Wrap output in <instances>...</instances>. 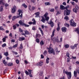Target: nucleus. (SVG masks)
Returning <instances> with one entry per match:
<instances>
[{"label": "nucleus", "instance_id": "79ce46f5", "mask_svg": "<svg viewBox=\"0 0 79 79\" xmlns=\"http://www.w3.org/2000/svg\"><path fill=\"white\" fill-rule=\"evenodd\" d=\"M25 73H26V74H27V76L29 75V72H28L27 70H26L25 71Z\"/></svg>", "mask_w": 79, "mask_h": 79}, {"label": "nucleus", "instance_id": "ea45409f", "mask_svg": "<svg viewBox=\"0 0 79 79\" xmlns=\"http://www.w3.org/2000/svg\"><path fill=\"white\" fill-rule=\"evenodd\" d=\"M13 29H14V30H15L16 28V25H15L13 26Z\"/></svg>", "mask_w": 79, "mask_h": 79}, {"label": "nucleus", "instance_id": "6e6d98bb", "mask_svg": "<svg viewBox=\"0 0 79 79\" xmlns=\"http://www.w3.org/2000/svg\"><path fill=\"white\" fill-rule=\"evenodd\" d=\"M19 31L20 32H23V30L22 29L20 28H19Z\"/></svg>", "mask_w": 79, "mask_h": 79}, {"label": "nucleus", "instance_id": "c03bdc74", "mask_svg": "<svg viewBox=\"0 0 79 79\" xmlns=\"http://www.w3.org/2000/svg\"><path fill=\"white\" fill-rule=\"evenodd\" d=\"M8 66H13V63H9L8 64Z\"/></svg>", "mask_w": 79, "mask_h": 79}, {"label": "nucleus", "instance_id": "6ab92c4d", "mask_svg": "<svg viewBox=\"0 0 79 79\" xmlns=\"http://www.w3.org/2000/svg\"><path fill=\"white\" fill-rule=\"evenodd\" d=\"M50 60V59L48 58H47L46 60V63H47V64H48V63H49V60Z\"/></svg>", "mask_w": 79, "mask_h": 79}, {"label": "nucleus", "instance_id": "39448f33", "mask_svg": "<svg viewBox=\"0 0 79 79\" xmlns=\"http://www.w3.org/2000/svg\"><path fill=\"white\" fill-rule=\"evenodd\" d=\"M19 23L20 24V25H22V26H24L25 27H29V25H27L23 22L22 20H20L19 21Z\"/></svg>", "mask_w": 79, "mask_h": 79}, {"label": "nucleus", "instance_id": "dca6fc26", "mask_svg": "<svg viewBox=\"0 0 79 79\" xmlns=\"http://www.w3.org/2000/svg\"><path fill=\"white\" fill-rule=\"evenodd\" d=\"M39 29L41 33L42 34V35H44V33L43 32V31L42 30V28L41 27H39Z\"/></svg>", "mask_w": 79, "mask_h": 79}, {"label": "nucleus", "instance_id": "e2e57ef3", "mask_svg": "<svg viewBox=\"0 0 79 79\" xmlns=\"http://www.w3.org/2000/svg\"><path fill=\"white\" fill-rule=\"evenodd\" d=\"M29 75L30 77H32V75L31 73H29Z\"/></svg>", "mask_w": 79, "mask_h": 79}, {"label": "nucleus", "instance_id": "72a5a7b5", "mask_svg": "<svg viewBox=\"0 0 79 79\" xmlns=\"http://www.w3.org/2000/svg\"><path fill=\"white\" fill-rule=\"evenodd\" d=\"M64 19H66V20H69V18L67 16H65L64 18Z\"/></svg>", "mask_w": 79, "mask_h": 79}, {"label": "nucleus", "instance_id": "6e6552de", "mask_svg": "<svg viewBox=\"0 0 79 79\" xmlns=\"http://www.w3.org/2000/svg\"><path fill=\"white\" fill-rule=\"evenodd\" d=\"M16 7L14 6L12 8V13H15V11H16Z\"/></svg>", "mask_w": 79, "mask_h": 79}, {"label": "nucleus", "instance_id": "8fccbe9b", "mask_svg": "<svg viewBox=\"0 0 79 79\" xmlns=\"http://www.w3.org/2000/svg\"><path fill=\"white\" fill-rule=\"evenodd\" d=\"M69 58H67V62L68 63V62H69L70 61V60H69Z\"/></svg>", "mask_w": 79, "mask_h": 79}, {"label": "nucleus", "instance_id": "5fc2aeb1", "mask_svg": "<svg viewBox=\"0 0 79 79\" xmlns=\"http://www.w3.org/2000/svg\"><path fill=\"white\" fill-rule=\"evenodd\" d=\"M16 63L17 64H19V60H16Z\"/></svg>", "mask_w": 79, "mask_h": 79}, {"label": "nucleus", "instance_id": "7ed1b4c3", "mask_svg": "<svg viewBox=\"0 0 79 79\" xmlns=\"http://www.w3.org/2000/svg\"><path fill=\"white\" fill-rule=\"evenodd\" d=\"M48 52L49 54H52V53L53 55H55V50L53 48L50 47L48 48Z\"/></svg>", "mask_w": 79, "mask_h": 79}, {"label": "nucleus", "instance_id": "052dcab7", "mask_svg": "<svg viewBox=\"0 0 79 79\" xmlns=\"http://www.w3.org/2000/svg\"><path fill=\"white\" fill-rule=\"evenodd\" d=\"M75 8L76 10H79V7H78V6H75Z\"/></svg>", "mask_w": 79, "mask_h": 79}, {"label": "nucleus", "instance_id": "aec40b11", "mask_svg": "<svg viewBox=\"0 0 79 79\" xmlns=\"http://www.w3.org/2000/svg\"><path fill=\"white\" fill-rule=\"evenodd\" d=\"M74 76H75V77H77V72H76L75 71H74Z\"/></svg>", "mask_w": 79, "mask_h": 79}, {"label": "nucleus", "instance_id": "338daca9", "mask_svg": "<svg viewBox=\"0 0 79 79\" xmlns=\"http://www.w3.org/2000/svg\"><path fill=\"white\" fill-rule=\"evenodd\" d=\"M11 17H12V15H10L9 16V19H11Z\"/></svg>", "mask_w": 79, "mask_h": 79}, {"label": "nucleus", "instance_id": "e433bc0d", "mask_svg": "<svg viewBox=\"0 0 79 79\" xmlns=\"http://www.w3.org/2000/svg\"><path fill=\"white\" fill-rule=\"evenodd\" d=\"M35 9V7L34 6H32L31 7V10H34Z\"/></svg>", "mask_w": 79, "mask_h": 79}, {"label": "nucleus", "instance_id": "5701e85b", "mask_svg": "<svg viewBox=\"0 0 79 79\" xmlns=\"http://www.w3.org/2000/svg\"><path fill=\"white\" fill-rule=\"evenodd\" d=\"M16 18H18V17H16L15 16H14L12 18V21H15V20Z\"/></svg>", "mask_w": 79, "mask_h": 79}, {"label": "nucleus", "instance_id": "b1692460", "mask_svg": "<svg viewBox=\"0 0 79 79\" xmlns=\"http://www.w3.org/2000/svg\"><path fill=\"white\" fill-rule=\"evenodd\" d=\"M18 44L17 43V44L14 45L13 46V48H16L17 47V46H18Z\"/></svg>", "mask_w": 79, "mask_h": 79}, {"label": "nucleus", "instance_id": "0eeeda50", "mask_svg": "<svg viewBox=\"0 0 79 79\" xmlns=\"http://www.w3.org/2000/svg\"><path fill=\"white\" fill-rule=\"evenodd\" d=\"M32 21H33V22H29L28 23L29 24H35L36 23V21L34 19H33Z\"/></svg>", "mask_w": 79, "mask_h": 79}, {"label": "nucleus", "instance_id": "2eb2a0df", "mask_svg": "<svg viewBox=\"0 0 79 79\" xmlns=\"http://www.w3.org/2000/svg\"><path fill=\"white\" fill-rule=\"evenodd\" d=\"M24 32L26 35H29L30 34L29 32V31H27V30H24Z\"/></svg>", "mask_w": 79, "mask_h": 79}, {"label": "nucleus", "instance_id": "f8f14e48", "mask_svg": "<svg viewBox=\"0 0 79 79\" xmlns=\"http://www.w3.org/2000/svg\"><path fill=\"white\" fill-rule=\"evenodd\" d=\"M35 15H36L35 17L36 18H38L40 15V13L39 12H37L35 13Z\"/></svg>", "mask_w": 79, "mask_h": 79}, {"label": "nucleus", "instance_id": "ddd939ff", "mask_svg": "<svg viewBox=\"0 0 79 79\" xmlns=\"http://www.w3.org/2000/svg\"><path fill=\"white\" fill-rule=\"evenodd\" d=\"M48 23L49 24L51 25L52 27H53V26H54V24H53V22L50 21V23Z\"/></svg>", "mask_w": 79, "mask_h": 79}, {"label": "nucleus", "instance_id": "9b49d317", "mask_svg": "<svg viewBox=\"0 0 79 79\" xmlns=\"http://www.w3.org/2000/svg\"><path fill=\"white\" fill-rule=\"evenodd\" d=\"M61 29L62 32H66V30H67V29L65 27H62Z\"/></svg>", "mask_w": 79, "mask_h": 79}, {"label": "nucleus", "instance_id": "603ef678", "mask_svg": "<svg viewBox=\"0 0 79 79\" xmlns=\"http://www.w3.org/2000/svg\"><path fill=\"white\" fill-rule=\"evenodd\" d=\"M54 10H55L54 9H52L50 10V11H51V12H53V11H54Z\"/></svg>", "mask_w": 79, "mask_h": 79}, {"label": "nucleus", "instance_id": "de8ad7c7", "mask_svg": "<svg viewBox=\"0 0 79 79\" xmlns=\"http://www.w3.org/2000/svg\"><path fill=\"white\" fill-rule=\"evenodd\" d=\"M20 49H23V45H22V44H20Z\"/></svg>", "mask_w": 79, "mask_h": 79}, {"label": "nucleus", "instance_id": "f03ea898", "mask_svg": "<svg viewBox=\"0 0 79 79\" xmlns=\"http://www.w3.org/2000/svg\"><path fill=\"white\" fill-rule=\"evenodd\" d=\"M63 73L64 74H66L68 78V79H71V72H68V70L64 69L63 72Z\"/></svg>", "mask_w": 79, "mask_h": 79}, {"label": "nucleus", "instance_id": "f257e3e1", "mask_svg": "<svg viewBox=\"0 0 79 79\" xmlns=\"http://www.w3.org/2000/svg\"><path fill=\"white\" fill-rule=\"evenodd\" d=\"M55 29H54L53 30V31L52 32V34L51 36V40H53V41H55V42L58 43L59 42V40H58V37H57V38H53V39L52 38V37H53L55 35V34H55Z\"/></svg>", "mask_w": 79, "mask_h": 79}, {"label": "nucleus", "instance_id": "680f3d73", "mask_svg": "<svg viewBox=\"0 0 79 79\" xmlns=\"http://www.w3.org/2000/svg\"><path fill=\"white\" fill-rule=\"evenodd\" d=\"M11 42H15V39H12L11 40Z\"/></svg>", "mask_w": 79, "mask_h": 79}, {"label": "nucleus", "instance_id": "774afa93", "mask_svg": "<svg viewBox=\"0 0 79 79\" xmlns=\"http://www.w3.org/2000/svg\"><path fill=\"white\" fill-rule=\"evenodd\" d=\"M71 48H72V49H74V48H75L74 46H71Z\"/></svg>", "mask_w": 79, "mask_h": 79}, {"label": "nucleus", "instance_id": "2f4dec72", "mask_svg": "<svg viewBox=\"0 0 79 79\" xmlns=\"http://www.w3.org/2000/svg\"><path fill=\"white\" fill-rule=\"evenodd\" d=\"M66 56H67V57H68L69 58H70V57H69V53L68 52H67L66 53Z\"/></svg>", "mask_w": 79, "mask_h": 79}, {"label": "nucleus", "instance_id": "69168bd1", "mask_svg": "<svg viewBox=\"0 0 79 79\" xmlns=\"http://www.w3.org/2000/svg\"><path fill=\"white\" fill-rule=\"evenodd\" d=\"M25 64H28V62H27V61L26 60H25Z\"/></svg>", "mask_w": 79, "mask_h": 79}, {"label": "nucleus", "instance_id": "1a4fd4ad", "mask_svg": "<svg viewBox=\"0 0 79 79\" xmlns=\"http://www.w3.org/2000/svg\"><path fill=\"white\" fill-rule=\"evenodd\" d=\"M43 64V62L42 61H40L39 62H38L37 64H36V66H42Z\"/></svg>", "mask_w": 79, "mask_h": 79}, {"label": "nucleus", "instance_id": "20e7f679", "mask_svg": "<svg viewBox=\"0 0 79 79\" xmlns=\"http://www.w3.org/2000/svg\"><path fill=\"white\" fill-rule=\"evenodd\" d=\"M70 25L72 26H73V27H76V23H74V20L73 19H71L70 21Z\"/></svg>", "mask_w": 79, "mask_h": 79}, {"label": "nucleus", "instance_id": "3c124183", "mask_svg": "<svg viewBox=\"0 0 79 79\" xmlns=\"http://www.w3.org/2000/svg\"><path fill=\"white\" fill-rule=\"evenodd\" d=\"M44 58V56L43 55L41 54V58L43 59V58Z\"/></svg>", "mask_w": 79, "mask_h": 79}, {"label": "nucleus", "instance_id": "9d476101", "mask_svg": "<svg viewBox=\"0 0 79 79\" xmlns=\"http://www.w3.org/2000/svg\"><path fill=\"white\" fill-rule=\"evenodd\" d=\"M0 5H5V0H0Z\"/></svg>", "mask_w": 79, "mask_h": 79}, {"label": "nucleus", "instance_id": "a19ab883", "mask_svg": "<svg viewBox=\"0 0 79 79\" xmlns=\"http://www.w3.org/2000/svg\"><path fill=\"white\" fill-rule=\"evenodd\" d=\"M2 62H3V63L4 64H6V63H7L6 62L5 60H3Z\"/></svg>", "mask_w": 79, "mask_h": 79}, {"label": "nucleus", "instance_id": "f704fd0d", "mask_svg": "<svg viewBox=\"0 0 79 79\" xmlns=\"http://www.w3.org/2000/svg\"><path fill=\"white\" fill-rule=\"evenodd\" d=\"M0 31H4V29H3V27H2V26H0Z\"/></svg>", "mask_w": 79, "mask_h": 79}, {"label": "nucleus", "instance_id": "473e14b6", "mask_svg": "<svg viewBox=\"0 0 79 79\" xmlns=\"http://www.w3.org/2000/svg\"><path fill=\"white\" fill-rule=\"evenodd\" d=\"M2 47L4 48L6 46V43H4L3 44H2Z\"/></svg>", "mask_w": 79, "mask_h": 79}, {"label": "nucleus", "instance_id": "58836bf2", "mask_svg": "<svg viewBox=\"0 0 79 79\" xmlns=\"http://www.w3.org/2000/svg\"><path fill=\"white\" fill-rule=\"evenodd\" d=\"M47 54V51H45L44 53V55H46Z\"/></svg>", "mask_w": 79, "mask_h": 79}, {"label": "nucleus", "instance_id": "09e8293b", "mask_svg": "<svg viewBox=\"0 0 79 79\" xmlns=\"http://www.w3.org/2000/svg\"><path fill=\"white\" fill-rule=\"evenodd\" d=\"M3 42H5L6 41V39L5 38H3L2 39Z\"/></svg>", "mask_w": 79, "mask_h": 79}, {"label": "nucleus", "instance_id": "13d9d810", "mask_svg": "<svg viewBox=\"0 0 79 79\" xmlns=\"http://www.w3.org/2000/svg\"><path fill=\"white\" fill-rule=\"evenodd\" d=\"M36 42L37 43H39V39H36Z\"/></svg>", "mask_w": 79, "mask_h": 79}, {"label": "nucleus", "instance_id": "cd10ccee", "mask_svg": "<svg viewBox=\"0 0 79 79\" xmlns=\"http://www.w3.org/2000/svg\"><path fill=\"white\" fill-rule=\"evenodd\" d=\"M69 45L68 44H65L64 45L65 48H69Z\"/></svg>", "mask_w": 79, "mask_h": 79}, {"label": "nucleus", "instance_id": "bf43d9fd", "mask_svg": "<svg viewBox=\"0 0 79 79\" xmlns=\"http://www.w3.org/2000/svg\"><path fill=\"white\" fill-rule=\"evenodd\" d=\"M72 58H73V59H76V57H73V56H72V57L71 58H70V59H72Z\"/></svg>", "mask_w": 79, "mask_h": 79}, {"label": "nucleus", "instance_id": "4c0bfd02", "mask_svg": "<svg viewBox=\"0 0 79 79\" xmlns=\"http://www.w3.org/2000/svg\"><path fill=\"white\" fill-rule=\"evenodd\" d=\"M48 15V13L46 12L45 14L44 15V16L45 17V18H46V17H47V15Z\"/></svg>", "mask_w": 79, "mask_h": 79}, {"label": "nucleus", "instance_id": "a211bd4d", "mask_svg": "<svg viewBox=\"0 0 79 79\" xmlns=\"http://www.w3.org/2000/svg\"><path fill=\"white\" fill-rule=\"evenodd\" d=\"M41 21H42L44 23H45V19L44 18H42V19L41 20Z\"/></svg>", "mask_w": 79, "mask_h": 79}, {"label": "nucleus", "instance_id": "864d4df0", "mask_svg": "<svg viewBox=\"0 0 79 79\" xmlns=\"http://www.w3.org/2000/svg\"><path fill=\"white\" fill-rule=\"evenodd\" d=\"M44 41H41V42H40V44H41V45H44Z\"/></svg>", "mask_w": 79, "mask_h": 79}, {"label": "nucleus", "instance_id": "c9c22d12", "mask_svg": "<svg viewBox=\"0 0 79 79\" xmlns=\"http://www.w3.org/2000/svg\"><path fill=\"white\" fill-rule=\"evenodd\" d=\"M45 18L46 21H48L49 18V17H45Z\"/></svg>", "mask_w": 79, "mask_h": 79}, {"label": "nucleus", "instance_id": "f3484780", "mask_svg": "<svg viewBox=\"0 0 79 79\" xmlns=\"http://www.w3.org/2000/svg\"><path fill=\"white\" fill-rule=\"evenodd\" d=\"M60 9H61L62 10H64L65 9V8L64 7V6L63 5H61L60 6Z\"/></svg>", "mask_w": 79, "mask_h": 79}, {"label": "nucleus", "instance_id": "0e129e2a", "mask_svg": "<svg viewBox=\"0 0 79 79\" xmlns=\"http://www.w3.org/2000/svg\"><path fill=\"white\" fill-rule=\"evenodd\" d=\"M31 0V2H32V3H35V0Z\"/></svg>", "mask_w": 79, "mask_h": 79}, {"label": "nucleus", "instance_id": "7c9ffc66", "mask_svg": "<svg viewBox=\"0 0 79 79\" xmlns=\"http://www.w3.org/2000/svg\"><path fill=\"white\" fill-rule=\"evenodd\" d=\"M3 11V6H1V7L0 8V11L2 12Z\"/></svg>", "mask_w": 79, "mask_h": 79}, {"label": "nucleus", "instance_id": "423d86ee", "mask_svg": "<svg viewBox=\"0 0 79 79\" xmlns=\"http://www.w3.org/2000/svg\"><path fill=\"white\" fill-rule=\"evenodd\" d=\"M71 10L66 9V10H64V15H65L66 14V15H69L70 14Z\"/></svg>", "mask_w": 79, "mask_h": 79}, {"label": "nucleus", "instance_id": "c85d7f7f", "mask_svg": "<svg viewBox=\"0 0 79 79\" xmlns=\"http://www.w3.org/2000/svg\"><path fill=\"white\" fill-rule=\"evenodd\" d=\"M36 37H41V35L39 34H37L36 35Z\"/></svg>", "mask_w": 79, "mask_h": 79}, {"label": "nucleus", "instance_id": "4d7b16f0", "mask_svg": "<svg viewBox=\"0 0 79 79\" xmlns=\"http://www.w3.org/2000/svg\"><path fill=\"white\" fill-rule=\"evenodd\" d=\"M41 26L42 29H44V25H42Z\"/></svg>", "mask_w": 79, "mask_h": 79}, {"label": "nucleus", "instance_id": "c756f323", "mask_svg": "<svg viewBox=\"0 0 79 79\" xmlns=\"http://www.w3.org/2000/svg\"><path fill=\"white\" fill-rule=\"evenodd\" d=\"M64 25L66 27H69V24H68L67 23H65L64 24Z\"/></svg>", "mask_w": 79, "mask_h": 79}, {"label": "nucleus", "instance_id": "4be33fe9", "mask_svg": "<svg viewBox=\"0 0 79 79\" xmlns=\"http://www.w3.org/2000/svg\"><path fill=\"white\" fill-rule=\"evenodd\" d=\"M60 25H59V24H58V27L57 28V31H60Z\"/></svg>", "mask_w": 79, "mask_h": 79}, {"label": "nucleus", "instance_id": "37998d69", "mask_svg": "<svg viewBox=\"0 0 79 79\" xmlns=\"http://www.w3.org/2000/svg\"><path fill=\"white\" fill-rule=\"evenodd\" d=\"M28 8H29V10H30V11H31V6L30 5H29L28 6Z\"/></svg>", "mask_w": 79, "mask_h": 79}, {"label": "nucleus", "instance_id": "49530a36", "mask_svg": "<svg viewBox=\"0 0 79 79\" xmlns=\"http://www.w3.org/2000/svg\"><path fill=\"white\" fill-rule=\"evenodd\" d=\"M27 70L28 71V73H29V74H31V69H30V70L28 69Z\"/></svg>", "mask_w": 79, "mask_h": 79}, {"label": "nucleus", "instance_id": "a878e982", "mask_svg": "<svg viewBox=\"0 0 79 79\" xmlns=\"http://www.w3.org/2000/svg\"><path fill=\"white\" fill-rule=\"evenodd\" d=\"M4 55L6 56H8V52H5L4 53Z\"/></svg>", "mask_w": 79, "mask_h": 79}, {"label": "nucleus", "instance_id": "412c9836", "mask_svg": "<svg viewBox=\"0 0 79 79\" xmlns=\"http://www.w3.org/2000/svg\"><path fill=\"white\" fill-rule=\"evenodd\" d=\"M45 5L46 6L47 5H50V3L49 2H45Z\"/></svg>", "mask_w": 79, "mask_h": 79}, {"label": "nucleus", "instance_id": "4468645a", "mask_svg": "<svg viewBox=\"0 0 79 79\" xmlns=\"http://www.w3.org/2000/svg\"><path fill=\"white\" fill-rule=\"evenodd\" d=\"M25 40V38L24 37H19V41H23V40Z\"/></svg>", "mask_w": 79, "mask_h": 79}, {"label": "nucleus", "instance_id": "393cba45", "mask_svg": "<svg viewBox=\"0 0 79 79\" xmlns=\"http://www.w3.org/2000/svg\"><path fill=\"white\" fill-rule=\"evenodd\" d=\"M22 6L23 7H25V8H26L27 7V6H26V4H22Z\"/></svg>", "mask_w": 79, "mask_h": 79}, {"label": "nucleus", "instance_id": "a18cd8bd", "mask_svg": "<svg viewBox=\"0 0 79 79\" xmlns=\"http://www.w3.org/2000/svg\"><path fill=\"white\" fill-rule=\"evenodd\" d=\"M73 11L75 13H77V10H76V9L74 8L73 9Z\"/></svg>", "mask_w": 79, "mask_h": 79}, {"label": "nucleus", "instance_id": "bb28decb", "mask_svg": "<svg viewBox=\"0 0 79 79\" xmlns=\"http://www.w3.org/2000/svg\"><path fill=\"white\" fill-rule=\"evenodd\" d=\"M18 12H19V16L20 15V14L21 13V12H22V11L20 10H18Z\"/></svg>", "mask_w": 79, "mask_h": 79}]
</instances>
